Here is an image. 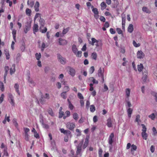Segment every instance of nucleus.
<instances>
[{"label": "nucleus", "mask_w": 157, "mask_h": 157, "mask_svg": "<svg viewBox=\"0 0 157 157\" xmlns=\"http://www.w3.org/2000/svg\"><path fill=\"white\" fill-rule=\"evenodd\" d=\"M89 138L88 137H86L83 144V140H82L78 144L76 147L77 150L76 152V155H78L80 154L82 151V149H84L87 147L89 142Z\"/></svg>", "instance_id": "f257e3e1"}, {"label": "nucleus", "mask_w": 157, "mask_h": 157, "mask_svg": "<svg viewBox=\"0 0 157 157\" xmlns=\"http://www.w3.org/2000/svg\"><path fill=\"white\" fill-rule=\"evenodd\" d=\"M88 80V82L90 83L89 84L90 86L89 90L90 91H93L94 90V88L93 87V84H97L98 83V80H96L93 77L89 78Z\"/></svg>", "instance_id": "f03ea898"}, {"label": "nucleus", "mask_w": 157, "mask_h": 157, "mask_svg": "<svg viewBox=\"0 0 157 157\" xmlns=\"http://www.w3.org/2000/svg\"><path fill=\"white\" fill-rule=\"evenodd\" d=\"M91 41H89V43L92 46L95 45L97 47L102 46V44L101 41L99 40H97L94 38H92Z\"/></svg>", "instance_id": "7ed1b4c3"}, {"label": "nucleus", "mask_w": 157, "mask_h": 157, "mask_svg": "<svg viewBox=\"0 0 157 157\" xmlns=\"http://www.w3.org/2000/svg\"><path fill=\"white\" fill-rule=\"evenodd\" d=\"M57 59L58 61L62 64H65L66 63V59L65 58L62 57L60 54H57Z\"/></svg>", "instance_id": "20e7f679"}, {"label": "nucleus", "mask_w": 157, "mask_h": 157, "mask_svg": "<svg viewBox=\"0 0 157 157\" xmlns=\"http://www.w3.org/2000/svg\"><path fill=\"white\" fill-rule=\"evenodd\" d=\"M8 100L9 102L12 106H13L15 104L13 96L11 93L8 94Z\"/></svg>", "instance_id": "39448f33"}, {"label": "nucleus", "mask_w": 157, "mask_h": 157, "mask_svg": "<svg viewBox=\"0 0 157 157\" xmlns=\"http://www.w3.org/2000/svg\"><path fill=\"white\" fill-rule=\"evenodd\" d=\"M67 68L68 73L71 76L74 77L75 74V69L71 67H68Z\"/></svg>", "instance_id": "423d86ee"}, {"label": "nucleus", "mask_w": 157, "mask_h": 157, "mask_svg": "<svg viewBox=\"0 0 157 157\" xmlns=\"http://www.w3.org/2000/svg\"><path fill=\"white\" fill-rule=\"evenodd\" d=\"M67 128L69 130L72 131L75 127V124L73 123L70 122H67L66 124Z\"/></svg>", "instance_id": "0eeeda50"}, {"label": "nucleus", "mask_w": 157, "mask_h": 157, "mask_svg": "<svg viewBox=\"0 0 157 157\" xmlns=\"http://www.w3.org/2000/svg\"><path fill=\"white\" fill-rule=\"evenodd\" d=\"M136 56L138 59H143L144 57L145 54L142 51L140 50L137 52Z\"/></svg>", "instance_id": "6e6552de"}, {"label": "nucleus", "mask_w": 157, "mask_h": 157, "mask_svg": "<svg viewBox=\"0 0 157 157\" xmlns=\"http://www.w3.org/2000/svg\"><path fill=\"white\" fill-rule=\"evenodd\" d=\"M114 136V134L113 133H112L110 135L108 138V143L109 144L112 145L113 142V139Z\"/></svg>", "instance_id": "1a4fd4ad"}, {"label": "nucleus", "mask_w": 157, "mask_h": 157, "mask_svg": "<svg viewBox=\"0 0 157 157\" xmlns=\"http://www.w3.org/2000/svg\"><path fill=\"white\" fill-rule=\"evenodd\" d=\"M59 42L60 45H64L67 44V41L65 39L60 38L59 39Z\"/></svg>", "instance_id": "9d476101"}, {"label": "nucleus", "mask_w": 157, "mask_h": 157, "mask_svg": "<svg viewBox=\"0 0 157 157\" xmlns=\"http://www.w3.org/2000/svg\"><path fill=\"white\" fill-rule=\"evenodd\" d=\"M104 71L102 70L101 68H100L98 71V75L99 77H101L103 79L104 77Z\"/></svg>", "instance_id": "9b49d317"}, {"label": "nucleus", "mask_w": 157, "mask_h": 157, "mask_svg": "<svg viewBox=\"0 0 157 157\" xmlns=\"http://www.w3.org/2000/svg\"><path fill=\"white\" fill-rule=\"evenodd\" d=\"M38 27L39 26L38 24H34L33 27V33L35 34H36V33L39 30Z\"/></svg>", "instance_id": "f8f14e48"}, {"label": "nucleus", "mask_w": 157, "mask_h": 157, "mask_svg": "<svg viewBox=\"0 0 157 157\" xmlns=\"http://www.w3.org/2000/svg\"><path fill=\"white\" fill-rule=\"evenodd\" d=\"M39 22V24L40 25V29H42V28L44 26V25L45 24V21L43 18L40 17Z\"/></svg>", "instance_id": "ddd939ff"}, {"label": "nucleus", "mask_w": 157, "mask_h": 157, "mask_svg": "<svg viewBox=\"0 0 157 157\" xmlns=\"http://www.w3.org/2000/svg\"><path fill=\"white\" fill-rule=\"evenodd\" d=\"M131 90L129 88H126L125 90V96L128 99L130 96Z\"/></svg>", "instance_id": "4468645a"}, {"label": "nucleus", "mask_w": 157, "mask_h": 157, "mask_svg": "<svg viewBox=\"0 0 157 157\" xmlns=\"http://www.w3.org/2000/svg\"><path fill=\"white\" fill-rule=\"evenodd\" d=\"M16 71L15 65L13 64L12 67L10 69V73L11 75H12Z\"/></svg>", "instance_id": "2eb2a0df"}, {"label": "nucleus", "mask_w": 157, "mask_h": 157, "mask_svg": "<svg viewBox=\"0 0 157 157\" xmlns=\"http://www.w3.org/2000/svg\"><path fill=\"white\" fill-rule=\"evenodd\" d=\"M39 6L40 4L39 2L38 1H36V3L34 6L35 10L36 12H39Z\"/></svg>", "instance_id": "dca6fc26"}, {"label": "nucleus", "mask_w": 157, "mask_h": 157, "mask_svg": "<svg viewBox=\"0 0 157 157\" xmlns=\"http://www.w3.org/2000/svg\"><path fill=\"white\" fill-rule=\"evenodd\" d=\"M69 28L68 27L66 28H64L63 29L62 31V33L61 34H60V36L61 37L63 36L65 34L67 33L68 31H69Z\"/></svg>", "instance_id": "f3484780"}, {"label": "nucleus", "mask_w": 157, "mask_h": 157, "mask_svg": "<svg viewBox=\"0 0 157 157\" xmlns=\"http://www.w3.org/2000/svg\"><path fill=\"white\" fill-rule=\"evenodd\" d=\"M60 131L61 133H63L64 134H70L71 132L68 130H65L64 129L62 128L60 129Z\"/></svg>", "instance_id": "a211bd4d"}, {"label": "nucleus", "mask_w": 157, "mask_h": 157, "mask_svg": "<svg viewBox=\"0 0 157 157\" xmlns=\"http://www.w3.org/2000/svg\"><path fill=\"white\" fill-rule=\"evenodd\" d=\"M107 125L109 128L112 127V121L110 118H109L107 120Z\"/></svg>", "instance_id": "6ab92c4d"}, {"label": "nucleus", "mask_w": 157, "mask_h": 157, "mask_svg": "<svg viewBox=\"0 0 157 157\" xmlns=\"http://www.w3.org/2000/svg\"><path fill=\"white\" fill-rule=\"evenodd\" d=\"M46 98H44V97L43 96H42L40 99L39 100V101H38V104H39V102H40L41 104H43L45 103V102L46 100Z\"/></svg>", "instance_id": "aec40b11"}, {"label": "nucleus", "mask_w": 157, "mask_h": 157, "mask_svg": "<svg viewBox=\"0 0 157 157\" xmlns=\"http://www.w3.org/2000/svg\"><path fill=\"white\" fill-rule=\"evenodd\" d=\"M133 25L132 24H130L128 28V32L130 33H132L133 32Z\"/></svg>", "instance_id": "412c9836"}, {"label": "nucleus", "mask_w": 157, "mask_h": 157, "mask_svg": "<svg viewBox=\"0 0 157 157\" xmlns=\"http://www.w3.org/2000/svg\"><path fill=\"white\" fill-rule=\"evenodd\" d=\"M4 69H5V73L4 75V81H5L6 80V76L7 74L8 71L9 70V67H8V66L5 67L4 68Z\"/></svg>", "instance_id": "4be33fe9"}, {"label": "nucleus", "mask_w": 157, "mask_h": 157, "mask_svg": "<svg viewBox=\"0 0 157 157\" xmlns=\"http://www.w3.org/2000/svg\"><path fill=\"white\" fill-rule=\"evenodd\" d=\"M91 8H93L92 11L95 14L94 17H96V15H98V9L96 8H94L93 6H91Z\"/></svg>", "instance_id": "5701e85b"}, {"label": "nucleus", "mask_w": 157, "mask_h": 157, "mask_svg": "<svg viewBox=\"0 0 157 157\" xmlns=\"http://www.w3.org/2000/svg\"><path fill=\"white\" fill-rule=\"evenodd\" d=\"M27 4L30 7L32 8L33 7L34 5V1L33 0H28L27 1Z\"/></svg>", "instance_id": "b1692460"}, {"label": "nucleus", "mask_w": 157, "mask_h": 157, "mask_svg": "<svg viewBox=\"0 0 157 157\" xmlns=\"http://www.w3.org/2000/svg\"><path fill=\"white\" fill-rule=\"evenodd\" d=\"M141 136L145 140H147V134L146 132H142Z\"/></svg>", "instance_id": "393cba45"}, {"label": "nucleus", "mask_w": 157, "mask_h": 157, "mask_svg": "<svg viewBox=\"0 0 157 157\" xmlns=\"http://www.w3.org/2000/svg\"><path fill=\"white\" fill-rule=\"evenodd\" d=\"M31 25L30 24L28 25L25 26V28L24 29V32L26 33L30 29Z\"/></svg>", "instance_id": "a878e982"}, {"label": "nucleus", "mask_w": 157, "mask_h": 157, "mask_svg": "<svg viewBox=\"0 0 157 157\" xmlns=\"http://www.w3.org/2000/svg\"><path fill=\"white\" fill-rule=\"evenodd\" d=\"M142 10L143 12L147 13H150L151 12L149 9L145 6L143 7L142 8Z\"/></svg>", "instance_id": "bb28decb"}, {"label": "nucleus", "mask_w": 157, "mask_h": 157, "mask_svg": "<svg viewBox=\"0 0 157 157\" xmlns=\"http://www.w3.org/2000/svg\"><path fill=\"white\" fill-rule=\"evenodd\" d=\"M12 34L13 35V40L15 41H16V30L15 29H12Z\"/></svg>", "instance_id": "cd10ccee"}, {"label": "nucleus", "mask_w": 157, "mask_h": 157, "mask_svg": "<svg viewBox=\"0 0 157 157\" xmlns=\"http://www.w3.org/2000/svg\"><path fill=\"white\" fill-rule=\"evenodd\" d=\"M72 50L75 54L78 51V49L75 45L74 44L72 45Z\"/></svg>", "instance_id": "c85d7f7f"}, {"label": "nucleus", "mask_w": 157, "mask_h": 157, "mask_svg": "<svg viewBox=\"0 0 157 157\" xmlns=\"http://www.w3.org/2000/svg\"><path fill=\"white\" fill-rule=\"evenodd\" d=\"M101 9L102 10H103L105 9L106 7V5L105 3L103 2L101 4Z\"/></svg>", "instance_id": "c756f323"}, {"label": "nucleus", "mask_w": 157, "mask_h": 157, "mask_svg": "<svg viewBox=\"0 0 157 157\" xmlns=\"http://www.w3.org/2000/svg\"><path fill=\"white\" fill-rule=\"evenodd\" d=\"M14 87L16 91L17 92L18 95L20 94V93L19 90V86L17 83L15 84Z\"/></svg>", "instance_id": "7c9ffc66"}, {"label": "nucleus", "mask_w": 157, "mask_h": 157, "mask_svg": "<svg viewBox=\"0 0 157 157\" xmlns=\"http://www.w3.org/2000/svg\"><path fill=\"white\" fill-rule=\"evenodd\" d=\"M132 112V109H128L127 112L128 113V116L129 118L131 117V114Z\"/></svg>", "instance_id": "2f4dec72"}, {"label": "nucleus", "mask_w": 157, "mask_h": 157, "mask_svg": "<svg viewBox=\"0 0 157 157\" xmlns=\"http://www.w3.org/2000/svg\"><path fill=\"white\" fill-rule=\"evenodd\" d=\"M35 56L36 59L37 60H40V59L41 57V56L40 53H36L35 54Z\"/></svg>", "instance_id": "473e14b6"}, {"label": "nucleus", "mask_w": 157, "mask_h": 157, "mask_svg": "<svg viewBox=\"0 0 157 157\" xmlns=\"http://www.w3.org/2000/svg\"><path fill=\"white\" fill-rule=\"evenodd\" d=\"M147 72H145V74H143V76L142 78V79L144 81V82H145L146 81V80L147 79Z\"/></svg>", "instance_id": "72a5a7b5"}, {"label": "nucleus", "mask_w": 157, "mask_h": 157, "mask_svg": "<svg viewBox=\"0 0 157 157\" xmlns=\"http://www.w3.org/2000/svg\"><path fill=\"white\" fill-rule=\"evenodd\" d=\"M138 71L140 72L143 69V66L142 64H140V65H138L137 66Z\"/></svg>", "instance_id": "f704fd0d"}, {"label": "nucleus", "mask_w": 157, "mask_h": 157, "mask_svg": "<svg viewBox=\"0 0 157 157\" xmlns=\"http://www.w3.org/2000/svg\"><path fill=\"white\" fill-rule=\"evenodd\" d=\"M73 117L75 121H77L78 118V115L76 113H74L73 115Z\"/></svg>", "instance_id": "c9c22d12"}, {"label": "nucleus", "mask_w": 157, "mask_h": 157, "mask_svg": "<svg viewBox=\"0 0 157 157\" xmlns=\"http://www.w3.org/2000/svg\"><path fill=\"white\" fill-rule=\"evenodd\" d=\"M91 57L93 59L96 60L97 57V54L95 52H93L91 55Z\"/></svg>", "instance_id": "e433bc0d"}, {"label": "nucleus", "mask_w": 157, "mask_h": 157, "mask_svg": "<svg viewBox=\"0 0 157 157\" xmlns=\"http://www.w3.org/2000/svg\"><path fill=\"white\" fill-rule=\"evenodd\" d=\"M132 44L133 46L136 48L139 47L140 45V43H137L135 40L133 41Z\"/></svg>", "instance_id": "4c0bfd02"}, {"label": "nucleus", "mask_w": 157, "mask_h": 157, "mask_svg": "<svg viewBox=\"0 0 157 157\" xmlns=\"http://www.w3.org/2000/svg\"><path fill=\"white\" fill-rule=\"evenodd\" d=\"M25 12L27 15L28 16H30L31 15V11L30 9L29 8L26 9Z\"/></svg>", "instance_id": "58836bf2"}, {"label": "nucleus", "mask_w": 157, "mask_h": 157, "mask_svg": "<svg viewBox=\"0 0 157 157\" xmlns=\"http://www.w3.org/2000/svg\"><path fill=\"white\" fill-rule=\"evenodd\" d=\"M61 109L59 110V118H61L64 115V112L61 111Z\"/></svg>", "instance_id": "ea45409f"}, {"label": "nucleus", "mask_w": 157, "mask_h": 157, "mask_svg": "<svg viewBox=\"0 0 157 157\" xmlns=\"http://www.w3.org/2000/svg\"><path fill=\"white\" fill-rule=\"evenodd\" d=\"M82 52L81 51H78L75 54L77 57H81L82 56Z\"/></svg>", "instance_id": "a19ab883"}, {"label": "nucleus", "mask_w": 157, "mask_h": 157, "mask_svg": "<svg viewBox=\"0 0 157 157\" xmlns=\"http://www.w3.org/2000/svg\"><path fill=\"white\" fill-rule=\"evenodd\" d=\"M137 148V146L136 145L134 144H132L131 145V151L136 150Z\"/></svg>", "instance_id": "79ce46f5"}, {"label": "nucleus", "mask_w": 157, "mask_h": 157, "mask_svg": "<svg viewBox=\"0 0 157 157\" xmlns=\"http://www.w3.org/2000/svg\"><path fill=\"white\" fill-rule=\"evenodd\" d=\"M0 89L2 91H3L4 90V86L3 83L0 81Z\"/></svg>", "instance_id": "37998d69"}, {"label": "nucleus", "mask_w": 157, "mask_h": 157, "mask_svg": "<svg viewBox=\"0 0 157 157\" xmlns=\"http://www.w3.org/2000/svg\"><path fill=\"white\" fill-rule=\"evenodd\" d=\"M141 126H142V132H146L147 128L144 124H141Z\"/></svg>", "instance_id": "c03bdc74"}, {"label": "nucleus", "mask_w": 157, "mask_h": 157, "mask_svg": "<svg viewBox=\"0 0 157 157\" xmlns=\"http://www.w3.org/2000/svg\"><path fill=\"white\" fill-rule=\"evenodd\" d=\"M65 115L66 116H64L63 117L64 119H65L67 117H69L70 115V111H67L65 112Z\"/></svg>", "instance_id": "a18cd8bd"}, {"label": "nucleus", "mask_w": 157, "mask_h": 157, "mask_svg": "<svg viewBox=\"0 0 157 157\" xmlns=\"http://www.w3.org/2000/svg\"><path fill=\"white\" fill-rule=\"evenodd\" d=\"M151 94L155 97V101L157 102V93L154 92H152Z\"/></svg>", "instance_id": "49530a36"}, {"label": "nucleus", "mask_w": 157, "mask_h": 157, "mask_svg": "<svg viewBox=\"0 0 157 157\" xmlns=\"http://www.w3.org/2000/svg\"><path fill=\"white\" fill-rule=\"evenodd\" d=\"M29 82L32 86H34L35 85V83L34 81L31 79L29 78L28 79Z\"/></svg>", "instance_id": "de8ad7c7"}, {"label": "nucleus", "mask_w": 157, "mask_h": 157, "mask_svg": "<svg viewBox=\"0 0 157 157\" xmlns=\"http://www.w3.org/2000/svg\"><path fill=\"white\" fill-rule=\"evenodd\" d=\"M20 49L21 51H24L25 49V45L24 43H23L20 47Z\"/></svg>", "instance_id": "09e8293b"}, {"label": "nucleus", "mask_w": 157, "mask_h": 157, "mask_svg": "<svg viewBox=\"0 0 157 157\" xmlns=\"http://www.w3.org/2000/svg\"><path fill=\"white\" fill-rule=\"evenodd\" d=\"M95 70L94 67V66L91 67L90 69L89 73L90 74H92Z\"/></svg>", "instance_id": "8fccbe9b"}, {"label": "nucleus", "mask_w": 157, "mask_h": 157, "mask_svg": "<svg viewBox=\"0 0 157 157\" xmlns=\"http://www.w3.org/2000/svg\"><path fill=\"white\" fill-rule=\"evenodd\" d=\"M48 112L49 114L52 116H54V114L52 109H50L48 110Z\"/></svg>", "instance_id": "3c124183"}, {"label": "nucleus", "mask_w": 157, "mask_h": 157, "mask_svg": "<svg viewBox=\"0 0 157 157\" xmlns=\"http://www.w3.org/2000/svg\"><path fill=\"white\" fill-rule=\"evenodd\" d=\"M66 92H63L61 94V96L64 99H65L67 98Z\"/></svg>", "instance_id": "603ef678"}, {"label": "nucleus", "mask_w": 157, "mask_h": 157, "mask_svg": "<svg viewBox=\"0 0 157 157\" xmlns=\"http://www.w3.org/2000/svg\"><path fill=\"white\" fill-rule=\"evenodd\" d=\"M152 131L153 132V135L155 136L157 134V131L156 128L155 127H153L152 128Z\"/></svg>", "instance_id": "864d4df0"}, {"label": "nucleus", "mask_w": 157, "mask_h": 157, "mask_svg": "<svg viewBox=\"0 0 157 157\" xmlns=\"http://www.w3.org/2000/svg\"><path fill=\"white\" fill-rule=\"evenodd\" d=\"M47 28L46 27H45L43 29H40V32L43 33H46L47 31Z\"/></svg>", "instance_id": "5fc2aeb1"}, {"label": "nucleus", "mask_w": 157, "mask_h": 157, "mask_svg": "<svg viewBox=\"0 0 157 157\" xmlns=\"http://www.w3.org/2000/svg\"><path fill=\"white\" fill-rule=\"evenodd\" d=\"M125 24V19L122 18V27L123 29H124Z\"/></svg>", "instance_id": "6e6d98bb"}, {"label": "nucleus", "mask_w": 157, "mask_h": 157, "mask_svg": "<svg viewBox=\"0 0 157 157\" xmlns=\"http://www.w3.org/2000/svg\"><path fill=\"white\" fill-rule=\"evenodd\" d=\"M116 30H117V33H118V34H123L122 31L121 30V29L117 28L116 29Z\"/></svg>", "instance_id": "4d7b16f0"}, {"label": "nucleus", "mask_w": 157, "mask_h": 157, "mask_svg": "<svg viewBox=\"0 0 157 157\" xmlns=\"http://www.w3.org/2000/svg\"><path fill=\"white\" fill-rule=\"evenodd\" d=\"M78 98L80 99V100L81 99H83L84 97L82 95V94L80 93H78Z\"/></svg>", "instance_id": "13d9d810"}, {"label": "nucleus", "mask_w": 157, "mask_h": 157, "mask_svg": "<svg viewBox=\"0 0 157 157\" xmlns=\"http://www.w3.org/2000/svg\"><path fill=\"white\" fill-rule=\"evenodd\" d=\"M25 140L27 141H29V135L28 133H25Z\"/></svg>", "instance_id": "bf43d9fd"}, {"label": "nucleus", "mask_w": 157, "mask_h": 157, "mask_svg": "<svg viewBox=\"0 0 157 157\" xmlns=\"http://www.w3.org/2000/svg\"><path fill=\"white\" fill-rule=\"evenodd\" d=\"M148 117L152 120H154L155 118V115L154 113H152L151 115H149Z\"/></svg>", "instance_id": "052dcab7"}, {"label": "nucleus", "mask_w": 157, "mask_h": 157, "mask_svg": "<svg viewBox=\"0 0 157 157\" xmlns=\"http://www.w3.org/2000/svg\"><path fill=\"white\" fill-rule=\"evenodd\" d=\"M4 95L3 94H2L0 97V103H2L3 101L4 98Z\"/></svg>", "instance_id": "680f3d73"}, {"label": "nucleus", "mask_w": 157, "mask_h": 157, "mask_svg": "<svg viewBox=\"0 0 157 157\" xmlns=\"http://www.w3.org/2000/svg\"><path fill=\"white\" fill-rule=\"evenodd\" d=\"M40 14L39 13H36L35 15V16L34 18V20L35 21L36 20V19L38 17H40Z\"/></svg>", "instance_id": "e2e57ef3"}, {"label": "nucleus", "mask_w": 157, "mask_h": 157, "mask_svg": "<svg viewBox=\"0 0 157 157\" xmlns=\"http://www.w3.org/2000/svg\"><path fill=\"white\" fill-rule=\"evenodd\" d=\"M67 101L68 102V103L69 104V108H73V105L71 104L70 100L69 99H67Z\"/></svg>", "instance_id": "0e129e2a"}, {"label": "nucleus", "mask_w": 157, "mask_h": 157, "mask_svg": "<svg viewBox=\"0 0 157 157\" xmlns=\"http://www.w3.org/2000/svg\"><path fill=\"white\" fill-rule=\"evenodd\" d=\"M140 116L139 115H137L136 116V119H135V121L136 122H138V124H139V122H138V121H140Z\"/></svg>", "instance_id": "69168bd1"}, {"label": "nucleus", "mask_w": 157, "mask_h": 157, "mask_svg": "<svg viewBox=\"0 0 157 157\" xmlns=\"http://www.w3.org/2000/svg\"><path fill=\"white\" fill-rule=\"evenodd\" d=\"M4 155L6 156H9V154L7 151V149H5L4 150Z\"/></svg>", "instance_id": "338daca9"}, {"label": "nucleus", "mask_w": 157, "mask_h": 157, "mask_svg": "<svg viewBox=\"0 0 157 157\" xmlns=\"http://www.w3.org/2000/svg\"><path fill=\"white\" fill-rule=\"evenodd\" d=\"M150 150L152 153H153L155 150V147L153 145L151 146L150 148Z\"/></svg>", "instance_id": "774afa93"}]
</instances>
